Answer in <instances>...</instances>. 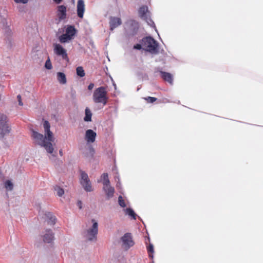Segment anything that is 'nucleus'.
<instances>
[{
    "instance_id": "nucleus-6",
    "label": "nucleus",
    "mask_w": 263,
    "mask_h": 263,
    "mask_svg": "<svg viewBox=\"0 0 263 263\" xmlns=\"http://www.w3.org/2000/svg\"><path fill=\"white\" fill-rule=\"evenodd\" d=\"M149 13V11H148V7L147 6H143L140 7L139 9V14L140 17L142 19L145 20L148 25L155 28L154 22L150 18Z\"/></svg>"
},
{
    "instance_id": "nucleus-42",
    "label": "nucleus",
    "mask_w": 263,
    "mask_h": 263,
    "mask_svg": "<svg viewBox=\"0 0 263 263\" xmlns=\"http://www.w3.org/2000/svg\"><path fill=\"white\" fill-rule=\"evenodd\" d=\"M114 87H115V88L116 89V84H114Z\"/></svg>"
},
{
    "instance_id": "nucleus-23",
    "label": "nucleus",
    "mask_w": 263,
    "mask_h": 263,
    "mask_svg": "<svg viewBox=\"0 0 263 263\" xmlns=\"http://www.w3.org/2000/svg\"><path fill=\"white\" fill-rule=\"evenodd\" d=\"M57 79L60 83L65 84L66 83V78L65 74L61 72L57 73Z\"/></svg>"
},
{
    "instance_id": "nucleus-22",
    "label": "nucleus",
    "mask_w": 263,
    "mask_h": 263,
    "mask_svg": "<svg viewBox=\"0 0 263 263\" xmlns=\"http://www.w3.org/2000/svg\"><path fill=\"white\" fill-rule=\"evenodd\" d=\"M91 117H92V113L90 109L86 107L85 110V117L84 118V120L85 122H90L91 121Z\"/></svg>"
},
{
    "instance_id": "nucleus-38",
    "label": "nucleus",
    "mask_w": 263,
    "mask_h": 263,
    "mask_svg": "<svg viewBox=\"0 0 263 263\" xmlns=\"http://www.w3.org/2000/svg\"><path fill=\"white\" fill-rule=\"evenodd\" d=\"M77 205L80 209H82L83 208V203L81 201L79 200L77 202Z\"/></svg>"
},
{
    "instance_id": "nucleus-17",
    "label": "nucleus",
    "mask_w": 263,
    "mask_h": 263,
    "mask_svg": "<svg viewBox=\"0 0 263 263\" xmlns=\"http://www.w3.org/2000/svg\"><path fill=\"white\" fill-rule=\"evenodd\" d=\"M129 24L130 27V28L129 29V30L128 31V33L130 35H134L137 33L138 30V23L135 21H130Z\"/></svg>"
},
{
    "instance_id": "nucleus-35",
    "label": "nucleus",
    "mask_w": 263,
    "mask_h": 263,
    "mask_svg": "<svg viewBox=\"0 0 263 263\" xmlns=\"http://www.w3.org/2000/svg\"><path fill=\"white\" fill-rule=\"evenodd\" d=\"M117 182V184H116V186H117V188L120 190L119 192L122 193V192H121V190H122V187H121V182L120 181H116Z\"/></svg>"
},
{
    "instance_id": "nucleus-20",
    "label": "nucleus",
    "mask_w": 263,
    "mask_h": 263,
    "mask_svg": "<svg viewBox=\"0 0 263 263\" xmlns=\"http://www.w3.org/2000/svg\"><path fill=\"white\" fill-rule=\"evenodd\" d=\"M76 32V29L74 26L70 25L68 26L65 30V33L69 35L72 38H73Z\"/></svg>"
},
{
    "instance_id": "nucleus-4",
    "label": "nucleus",
    "mask_w": 263,
    "mask_h": 263,
    "mask_svg": "<svg viewBox=\"0 0 263 263\" xmlns=\"http://www.w3.org/2000/svg\"><path fill=\"white\" fill-rule=\"evenodd\" d=\"M92 226L85 230L84 235L89 241H96L98 233V223L94 219H91Z\"/></svg>"
},
{
    "instance_id": "nucleus-21",
    "label": "nucleus",
    "mask_w": 263,
    "mask_h": 263,
    "mask_svg": "<svg viewBox=\"0 0 263 263\" xmlns=\"http://www.w3.org/2000/svg\"><path fill=\"white\" fill-rule=\"evenodd\" d=\"M73 38L70 36L69 35L67 34L66 33H64L61 36H59V41L62 43H67L70 40H71Z\"/></svg>"
},
{
    "instance_id": "nucleus-29",
    "label": "nucleus",
    "mask_w": 263,
    "mask_h": 263,
    "mask_svg": "<svg viewBox=\"0 0 263 263\" xmlns=\"http://www.w3.org/2000/svg\"><path fill=\"white\" fill-rule=\"evenodd\" d=\"M45 67L48 70H50L52 68V65L49 57H48V59L46 61Z\"/></svg>"
},
{
    "instance_id": "nucleus-27",
    "label": "nucleus",
    "mask_w": 263,
    "mask_h": 263,
    "mask_svg": "<svg viewBox=\"0 0 263 263\" xmlns=\"http://www.w3.org/2000/svg\"><path fill=\"white\" fill-rule=\"evenodd\" d=\"M147 251L149 253V257L151 258H153V253L154 252V246L153 244L149 243L148 246L147 247Z\"/></svg>"
},
{
    "instance_id": "nucleus-25",
    "label": "nucleus",
    "mask_w": 263,
    "mask_h": 263,
    "mask_svg": "<svg viewBox=\"0 0 263 263\" xmlns=\"http://www.w3.org/2000/svg\"><path fill=\"white\" fill-rule=\"evenodd\" d=\"M4 186L7 191H11L13 189V184L10 180H7L5 181Z\"/></svg>"
},
{
    "instance_id": "nucleus-33",
    "label": "nucleus",
    "mask_w": 263,
    "mask_h": 263,
    "mask_svg": "<svg viewBox=\"0 0 263 263\" xmlns=\"http://www.w3.org/2000/svg\"><path fill=\"white\" fill-rule=\"evenodd\" d=\"M144 99L146 100L148 103H153L156 101L157 98L155 97H148L147 98H145Z\"/></svg>"
},
{
    "instance_id": "nucleus-30",
    "label": "nucleus",
    "mask_w": 263,
    "mask_h": 263,
    "mask_svg": "<svg viewBox=\"0 0 263 263\" xmlns=\"http://www.w3.org/2000/svg\"><path fill=\"white\" fill-rule=\"evenodd\" d=\"M118 203L120 206L122 208H125L126 206L125 201L122 196H119L118 198Z\"/></svg>"
},
{
    "instance_id": "nucleus-8",
    "label": "nucleus",
    "mask_w": 263,
    "mask_h": 263,
    "mask_svg": "<svg viewBox=\"0 0 263 263\" xmlns=\"http://www.w3.org/2000/svg\"><path fill=\"white\" fill-rule=\"evenodd\" d=\"M53 46L54 52L57 55L61 57L63 60L66 61H69L66 50L65 49L62 45L59 44H55Z\"/></svg>"
},
{
    "instance_id": "nucleus-3",
    "label": "nucleus",
    "mask_w": 263,
    "mask_h": 263,
    "mask_svg": "<svg viewBox=\"0 0 263 263\" xmlns=\"http://www.w3.org/2000/svg\"><path fill=\"white\" fill-rule=\"evenodd\" d=\"M142 46L145 48V50L151 53H158V43L153 37L147 36L142 40Z\"/></svg>"
},
{
    "instance_id": "nucleus-10",
    "label": "nucleus",
    "mask_w": 263,
    "mask_h": 263,
    "mask_svg": "<svg viewBox=\"0 0 263 263\" xmlns=\"http://www.w3.org/2000/svg\"><path fill=\"white\" fill-rule=\"evenodd\" d=\"M43 125L45 130V135L47 136V140L49 141H53L54 138L53 134L50 131V125L49 122L44 121Z\"/></svg>"
},
{
    "instance_id": "nucleus-9",
    "label": "nucleus",
    "mask_w": 263,
    "mask_h": 263,
    "mask_svg": "<svg viewBox=\"0 0 263 263\" xmlns=\"http://www.w3.org/2000/svg\"><path fill=\"white\" fill-rule=\"evenodd\" d=\"M123 247L126 249H128L130 247L134 245V242L132 239L131 234L129 233H126L121 238Z\"/></svg>"
},
{
    "instance_id": "nucleus-34",
    "label": "nucleus",
    "mask_w": 263,
    "mask_h": 263,
    "mask_svg": "<svg viewBox=\"0 0 263 263\" xmlns=\"http://www.w3.org/2000/svg\"><path fill=\"white\" fill-rule=\"evenodd\" d=\"M14 1L17 4L22 3L24 4H26L28 2V0H14Z\"/></svg>"
},
{
    "instance_id": "nucleus-31",
    "label": "nucleus",
    "mask_w": 263,
    "mask_h": 263,
    "mask_svg": "<svg viewBox=\"0 0 263 263\" xmlns=\"http://www.w3.org/2000/svg\"><path fill=\"white\" fill-rule=\"evenodd\" d=\"M54 190L57 192V195L60 197H61L64 193V190L59 186L55 187Z\"/></svg>"
},
{
    "instance_id": "nucleus-1",
    "label": "nucleus",
    "mask_w": 263,
    "mask_h": 263,
    "mask_svg": "<svg viewBox=\"0 0 263 263\" xmlns=\"http://www.w3.org/2000/svg\"><path fill=\"white\" fill-rule=\"evenodd\" d=\"M31 133V137L36 144L44 147L48 153H53V148L51 143L52 141H48L46 135L44 136L43 135L34 130H32Z\"/></svg>"
},
{
    "instance_id": "nucleus-11",
    "label": "nucleus",
    "mask_w": 263,
    "mask_h": 263,
    "mask_svg": "<svg viewBox=\"0 0 263 263\" xmlns=\"http://www.w3.org/2000/svg\"><path fill=\"white\" fill-rule=\"evenodd\" d=\"M97 134L92 129H88L86 131L85 139L88 143H93L95 141Z\"/></svg>"
},
{
    "instance_id": "nucleus-14",
    "label": "nucleus",
    "mask_w": 263,
    "mask_h": 263,
    "mask_svg": "<svg viewBox=\"0 0 263 263\" xmlns=\"http://www.w3.org/2000/svg\"><path fill=\"white\" fill-rule=\"evenodd\" d=\"M103 190L105 193L107 199H109L113 197L115 193V189L110 184L103 186Z\"/></svg>"
},
{
    "instance_id": "nucleus-39",
    "label": "nucleus",
    "mask_w": 263,
    "mask_h": 263,
    "mask_svg": "<svg viewBox=\"0 0 263 263\" xmlns=\"http://www.w3.org/2000/svg\"><path fill=\"white\" fill-rule=\"evenodd\" d=\"M94 87V84L93 83H90L88 86V89L90 90H91V89H93V88Z\"/></svg>"
},
{
    "instance_id": "nucleus-2",
    "label": "nucleus",
    "mask_w": 263,
    "mask_h": 263,
    "mask_svg": "<svg viewBox=\"0 0 263 263\" xmlns=\"http://www.w3.org/2000/svg\"><path fill=\"white\" fill-rule=\"evenodd\" d=\"M93 100L96 103H101L104 106L107 104L108 100L107 92L104 87L101 86L93 92Z\"/></svg>"
},
{
    "instance_id": "nucleus-18",
    "label": "nucleus",
    "mask_w": 263,
    "mask_h": 263,
    "mask_svg": "<svg viewBox=\"0 0 263 263\" xmlns=\"http://www.w3.org/2000/svg\"><path fill=\"white\" fill-rule=\"evenodd\" d=\"M160 73H161L162 78L164 80L167 82L171 85L173 84V76L170 73L161 71Z\"/></svg>"
},
{
    "instance_id": "nucleus-32",
    "label": "nucleus",
    "mask_w": 263,
    "mask_h": 263,
    "mask_svg": "<svg viewBox=\"0 0 263 263\" xmlns=\"http://www.w3.org/2000/svg\"><path fill=\"white\" fill-rule=\"evenodd\" d=\"M112 171L115 173L114 178L115 179V181H120L119 175V173L117 172V170L116 168L115 167V168H114L112 169Z\"/></svg>"
},
{
    "instance_id": "nucleus-26",
    "label": "nucleus",
    "mask_w": 263,
    "mask_h": 263,
    "mask_svg": "<svg viewBox=\"0 0 263 263\" xmlns=\"http://www.w3.org/2000/svg\"><path fill=\"white\" fill-rule=\"evenodd\" d=\"M125 212L126 215L130 216L133 219H136V215L133 209L127 208L125 210Z\"/></svg>"
},
{
    "instance_id": "nucleus-7",
    "label": "nucleus",
    "mask_w": 263,
    "mask_h": 263,
    "mask_svg": "<svg viewBox=\"0 0 263 263\" xmlns=\"http://www.w3.org/2000/svg\"><path fill=\"white\" fill-rule=\"evenodd\" d=\"M81 178L80 183L84 190L86 192H91L92 191L90 181L88 178V175L84 171H80Z\"/></svg>"
},
{
    "instance_id": "nucleus-19",
    "label": "nucleus",
    "mask_w": 263,
    "mask_h": 263,
    "mask_svg": "<svg viewBox=\"0 0 263 263\" xmlns=\"http://www.w3.org/2000/svg\"><path fill=\"white\" fill-rule=\"evenodd\" d=\"M45 215L46 217L47 218V221L48 224L52 226L55 223V217L52 213L48 212L46 213Z\"/></svg>"
},
{
    "instance_id": "nucleus-24",
    "label": "nucleus",
    "mask_w": 263,
    "mask_h": 263,
    "mask_svg": "<svg viewBox=\"0 0 263 263\" xmlns=\"http://www.w3.org/2000/svg\"><path fill=\"white\" fill-rule=\"evenodd\" d=\"M101 178L103 180L102 183L103 184V186L107 185L110 184V181L108 179V176L107 173H104L101 176Z\"/></svg>"
},
{
    "instance_id": "nucleus-28",
    "label": "nucleus",
    "mask_w": 263,
    "mask_h": 263,
    "mask_svg": "<svg viewBox=\"0 0 263 263\" xmlns=\"http://www.w3.org/2000/svg\"><path fill=\"white\" fill-rule=\"evenodd\" d=\"M77 74L80 77H83L85 76V73L82 66H79L76 69Z\"/></svg>"
},
{
    "instance_id": "nucleus-41",
    "label": "nucleus",
    "mask_w": 263,
    "mask_h": 263,
    "mask_svg": "<svg viewBox=\"0 0 263 263\" xmlns=\"http://www.w3.org/2000/svg\"><path fill=\"white\" fill-rule=\"evenodd\" d=\"M59 154L61 156H63V151L62 149L60 150L59 151Z\"/></svg>"
},
{
    "instance_id": "nucleus-15",
    "label": "nucleus",
    "mask_w": 263,
    "mask_h": 263,
    "mask_svg": "<svg viewBox=\"0 0 263 263\" xmlns=\"http://www.w3.org/2000/svg\"><path fill=\"white\" fill-rule=\"evenodd\" d=\"M57 15L60 20L66 17V7L64 5H60L57 8Z\"/></svg>"
},
{
    "instance_id": "nucleus-40",
    "label": "nucleus",
    "mask_w": 263,
    "mask_h": 263,
    "mask_svg": "<svg viewBox=\"0 0 263 263\" xmlns=\"http://www.w3.org/2000/svg\"><path fill=\"white\" fill-rule=\"evenodd\" d=\"M62 0H53V1L57 4L61 3Z\"/></svg>"
},
{
    "instance_id": "nucleus-5",
    "label": "nucleus",
    "mask_w": 263,
    "mask_h": 263,
    "mask_svg": "<svg viewBox=\"0 0 263 263\" xmlns=\"http://www.w3.org/2000/svg\"><path fill=\"white\" fill-rule=\"evenodd\" d=\"M8 119L6 115L0 112V138L3 139L5 135L10 132V128L8 124Z\"/></svg>"
},
{
    "instance_id": "nucleus-12",
    "label": "nucleus",
    "mask_w": 263,
    "mask_h": 263,
    "mask_svg": "<svg viewBox=\"0 0 263 263\" xmlns=\"http://www.w3.org/2000/svg\"><path fill=\"white\" fill-rule=\"evenodd\" d=\"M77 15L79 17L82 18L85 12V4L83 0H78L77 5Z\"/></svg>"
},
{
    "instance_id": "nucleus-36",
    "label": "nucleus",
    "mask_w": 263,
    "mask_h": 263,
    "mask_svg": "<svg viewBox=\"0 0 263 263\" xmlns=\"http://www.w3.org/2000/svg\"><path fill=\"white\" fill-rule=\"evenodd\" d=\"M134 48L135 49L140 50L142 48V45L140 44H137L134 45Z\"/></svg>"
},
{
    "instance_id": "nucleus-13",
    "label": "nucleus",
    "mask_w": 263,
    "mask_h": 263,
    "mask_svg": "<svg viewBox=\"0 0 263 263\" xmlns=\"http://www.w3.org/2000/svg\"><path fill=\"white\" fill-rule=\"evenodd\" d=\"M42 237L45 243H51L54 239V233L51 230L47 229Z\"/></svg>"
},
{
    "instance_id": "nucleus-37",
    "label": "nucleus",
    "mask_w": 263,
    "mask_h": 263,
    "mask_svg": "<svg viewBox=\"0 0 263 263\" xmlns=\"http://www.w3.org/2000/svg\"><path fill=\"white\" fill-rule=\"evenodd\" d=\"M17 100H18V104L20 105L21 106H22L23 105V103L22 101V100H21V96L20 95H18L17 96Z\"/></svg>"
},
{
    "instance_id": "nucleus-16",
    "label": "nucleus",
    "mask_w": 263,
    "mask_h": 263,
    "mask_svg": "<svg viewBox=\"0 0 263 263\" xmlns=\"http://www.w3.org/2000/svg\"><path fill=\"white\" fill-rule=\"evenodd\" d=\"M122 23L121 20L117 17H111L110 19L109 25L111 30L120 26Z\"/></svg>"
}]
</instances>
